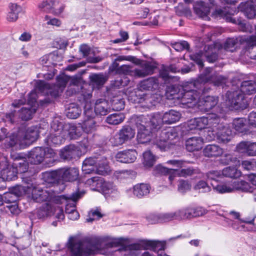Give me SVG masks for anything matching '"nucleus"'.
I'll return each instance as SVG.
<instances>
[{
  "label": "nucleus",
  "instance_id": "nucleus-1",
  "mask_svg": "<svg viewBox=\"0 0 256 256\" xmlns=\"http://www.w3.org/2000/svg\"><path fill=\"white\" fill-rule=\"evenodd\" d=\"M212 68H206L194 80V86L198 88V90H188L186 88H182V94L180 100L181 104L188 108L192 107L197 104L200 94H204L210 90V88L207 86L208 84L220 86L226 82V78L219 75L216 72H212Z\"/></svg>",
  "mask_w": 256,
  "mask_h": 256
},
{
  "label": "nucleus",
  "instance_id": "nucleus-2",
  "mask_svg": "<svg viewBox=\"0 0 256 256\" xmlns=\"http://www.w3.org/2000/svg\"><path fill=\"white\" fill-rule=\"evenodd\" d=\"M101 243L98 238L80 239L70 236L66 244L68 256H90L100 248Z\"/></svg>",
  "mask_w": 256,
  "mask_h": 256
},
{
  "label": "nucleus",
  "instance_id": "nucleus-3",
  "mask_svg": "<svg viewBox=\"0 0 256 256\" xmlns=\"http://www.w3.org/2000/svg\"><path fill=\"white\" fill-rule=\"evenodd\" d=\"M176 136L174 130H170L166 132H161L160 130H149L148 128L138 130L137 139L139 143L146 144L152 142L153 144H157L158 141L166 142L172 140Z\"/></svg>",
  "mask_w": 256,
  "mask_h": 256
},
{
  "label": "nucleus",
  "instance_id": "nucleus-4",
  "mask_svg": "<svg viewBox=\"0 0 256 256\" xmlns=\"http://www.w3.org/2000/svg\"><path fill=\"white\" fill-rule=\"evenodd\" d=\"M220 119L215 114H209L206 116L196 118L190 120L188 122V130H201L207 128H210L212 131Z\"/></svg>",
  "mask_w": 256,
  "mask_h": 256
},
{
  "label": "nucleus",
  "instance_id": "nucleus-5",
  "mask_svg": "<svg viewBox=\"0 0 256 256\" xmlns=\"http://www.w3.org/2000/svg\"><path fill=\"white\" fill-rule=\"evenodd\" d=\"M222 47L218 42H214L212 44L206 45L204 47V52H200L198 53L190 55L192 60L195 62L200 68L204 66L202 56L206 57L210 62H214L218 58V52Z\"/></svg>",
  "mask_w": 256,
  "mask_h": 256
},
{
  "label": "nucleus",
  "instance_id": "nucleus-6",
  "mask_svg": "<svg viewBox=\"0 0 256 256\" xmlns=\"http://www.w3.org/2000/svg\"><path fill=\"white\" fill-rule=\"evenodd\" d=\"M226 106L230 110L243 109L247 103L244 96L239 90L228 91L224 96Z\"/></svg>",
  "mask_w": 256,
  "mask_h": 256
},
{
  "label": "nucleus",
  "instance_id": "nucleus-7",
  "mask_svg": "<svg viewBox=\"0 0 256 256\" xmlns=\"http://www.w3.org/2000/svg\"><path fill=\"white\" fill-rule=\"evenodd\" d=\"M124 240L122 238H114L110 242H108L106 246V248H117L120 246L116 250V252H124V254L126 256H136L138 250L142 248L140 244L134 243L128 245L124 244Z\"/></svg>",
  "mask_w": 256,
  "mask_h": 256
},
{
  "label": "nucleus",
  "instance_id": "nucleus-8",
  "mask_svg": "<svg viewBox=\"0 0 256 256\" xmlns=\"http://www.w3.org/2000/svg\"><path fill=\"white\" fill-rule=\"evenodd\" d=\"M86 184L94 186L104 194L110 196L117 192V188L112 182H106L100 176H94L86 180Z\"/></svg>",
  "mask_w": 256,
  "mask_h": 256
},
{
  "label": "nucleus",
  "instance_id": "nucleus-9",
  "mask_svg": "<svg viewBox=\"0 0 256 256\" xmlns=\"http://www.w3.org/2000/svg\"><path fill=\"white\" fill-rule=\"evenodd\" d=\"M36 110V108L32 107H22L18 112L14 110L6 114V121L14 124L18 122L20 118L23 120H28L32 118Z\"/></svg>",
  "mask_w": 256,
  "mask_h": 256
},
{
  "label": "nucleus",
  "instance_id": "nucleus-10",
  "mask_svg": "<svg viewBox=\"0 0 256 256\" xmlns=\"http://www.w3.org/2000/svg\"><path fill=\"white\" fill-rule=\"evenodd\" d=\"M140 92L132 90L129 92L128 100L133 103L140 104L142 106L150 108L154 105V98L151 94H139Z\"/></svg>",
  "mask_w": 256,
  "mask_h": 256
},
{
  "label": "nucleus",
  "instance_id": "nucleus-11",
  "mask_svg": "<svg viewBox=\"0 0 256 256\" xmlns=\"http://www.w3.org/2000/svg\"><path fill=\"white\" fill-rule=\"evenodd\" d=\"M216 126L212 132L213 134L216 136L218 142L224 144L228 142L232 137V130L224 123L220 122V121H218Z\"/></svg>",
  "mask_w": 256,
  "mask_h": 256
},
{
  "label": "nucleus",
  "instance_id": "nucleus-12",
  "mask_svg": "<svg viewBox=\"0 0 256 256\" xmlns=\"http://www.w3.org/2000/svg\"><path fill=\"white\" fill-rule=\"evenodd\" d=\"M206 212V210L202 206H189L178 210L179 220L200 216L205 214Z\"/></svg>",
  "mask_w": 256,
  "mask_h": 256
},
{
  "label": "nucleus",
  "instance_id": "nucleus-13",
  "mask_svg": "<svg viewBox=\"0 0 256 256\" xmlns=\"http://www.w3.org/2000/svg\"><path fill=\"white\" fill-rule=\"evenodd\" d=\"M30 194H31L32 200L37 202L49 201L52 197L51 192L46 190H43L39 186L34 185L33 182H32Z\"/></svg>",
  "mask_w": 256,
  "mask_h": 256
},
{
  "label": "nucleus",
  "instance_id": "nucleus-14",
  "mask_svg": "<svg viewBox=\"0 0 256 256\" xmlns=\"http://www.w3.org/2000/svg\"><path fill=\"white\" fill-rule=\"evenodd\" d=\"M159 78L152 76L141 80L138 84V88L133 90L138 92L142 90L155 91L158 90L160 86Z\"/></svg>",
  "mask_w": 256,
  "mask_h": 256
},
{
  "label": "nucleus",
  "instance_id": "nucleus-15",
  "mask_svg": "<svg viewBox=\"0 0 256 256\" xmlns=\"http://www.w3.org/2000/svg\"><path fill=\"white\" fill-rule=\"evenodd\" d=\"M156 66L148 62L141 64L139 68L131 71L132 75L136 78H144L154 73Z\"/></svg>",
  "mask_w": 256,
  "mask_h": 256
},
{
  "label": "nucleus",
  "instance_id": "nucleus-16",
  "mask_svg": "<svg viewBox=\"0 0 256 256\" xmlns=\"http://www.w3.org/2000/svg\"><path fill=\"white\" fill-rule=\"evenodd\" d=\"M200 96L197 105L198 108L204 112H208L215 108L218 103V97L208 96L201 98Z\"/></svg>",
  "mask_w": 256,
  "mask_h": 256
},
{
  "label": "nucleus",
  "instance_id": "nucleus-17",
  "mask_svg": "<svg viewBox=\"0 0 256 256\" xmlns=\"http://www.w3.org/2000/svg\"><path fill=\"white\" fill-rule=\"evenodd\" d=\"M88 160H84L82 166V170L84 174H89L92 172L98 173L100 174H104L108 170L107 163L102 162L98 163V165L92 166L88 163Z\"/></svg>",
  "mask_w": 256,
  "mask_h": 256
},
{
  "label": "nucleus",
  "instance_id": "nucleus-18",
  "mask_svg": "<svg viewBox=\"0 0 256 256\" xmlns=\"http://www.w3.org/2000/svg\"><path fill=\"white\" fill-rule=\"evenodd\" d=\"M23 182L26 186L16 185L10 188L16 197L22 196L26 194H30V190L32 189V179L30 178L24 177L22 178Z\"/></svg>",
  "mask_w": 256,
  "mask_h": 256
},
{
  "label": "nucleus",
  "instance_id": "nucleus-19",
  "mask_svg": "<svg viewBox=\"0 0 256 256\" xmlns=\"http://www.w3.org/2000/svg\"><path fill=\"white\" fill-rule=\"evenodd\" d=\"M60 169L62 181L72 182L78 179L79 170L77 168L64 167Z\"/></svg>",
  "mask_w": 256,
  "mask_h": 256
},
{
  "label": "nucleus",
  "instance_id": "nucleus-20",
  "mask_svg": "<svg viewBox=\"0 0 256 256\" xmlns=\"http://www.w3.org/2000/svg\"><path fill=\"white\" fill-rule=\"evenodd\" d=\"M213 190L217 193L222 194L230 193L234 191L232 180H214L210 182Z\"/></svg>",
  "mask_w": 256,
  "mask_h": 256
},
{
  "label": "nucleus",
  "instance_id": "nucleus-21",
  "mask_svg": "<svg viewBox=\"0 0 256 256\" xmlns=\"http://www.w3.org/2000/svg\"><path fill=\"white\" fill-rule=\"evenodd\" d=\"M137 155L135 150L130 149L118 152L116 155V158L120 162L132 163L136 160Z\"/></svg>",
  "mask_w": 256,
  "mask_h": 256
},
{
  "label": "nucleus",
  "instance_id": "nucleus-22",
  "mask_svg": "<svg viewBox=\"0 0 256 256\" xmlns=\"http://www.w3.org/2000/svg\"><path fill=\"white\" fill-rule=\"evenodd\" d=\"M53 212L52 208L48 203L43 204L38 208L36 209L30 216V218L34 221L36 218L44 219V218L51 216Z\"/></svg>",
  "mask_w": 256,
  "mask_h": 256
},
{
  "label": "nucleus",
  "instance_id": "nucleus-23",
  "mask_svg": "<svg viewBox=\"0 0 256 256\" xmlns=\"http://www.w3.org/2000/svg\"><path fill=\"white\" fill-rule=\"evenodd\" d=\"M236 150L248 156H256V142L242 141L237 144Z\"/></svg>",
  "mask_w": 256,
  "mask_h": 256
},
{
  "label": "nucleus",
  "instance_id": "nucleus-24",
  "mask_svg": "<svg viewBox=\"0 0 256 256\" xmlns=\"http://www.w3.org/2000/svg\"><path fill=\"white\" fill-rule=\"evenodd\" d=\"M83 100L82 104H84V119H94L96 115L93 112L92 107L91 98L92 94L91 92L82 93Z\"/></svg>",
  "mask_w": 256,
  "mask_h": 256
},
{
  "label": "nucleus",
  "instance_id": "nucleus-25",
  "mask_svg": "<svg viewBox=\"0 0 256 256\" xmlns=\"http://www.w3.org/2000/svg\"><path fill=\"white\" fill-rule=\"evenodd\" d=\"M44 159V149L43 147H35L28 152V160L31 164H40L43 162Z\"/></svg>",
  "mask_w": 256,
  "mask_h": 256
},
{
  "label": "nucleus",
  "instance_id": "nucleus-26",
  "mask_svg": "<svg viewBox=\"0 0 256 256\" xmlns=\"http://www.w3.org/2000/svg\"><path fill=\"white\" fill-rule=\"evenodd\" d=\"M204 140L200 136H193L188 138L185 142L186 150L189 152H198L203 146Z\"/></svg>",
  "mask_w": 256,
  "mask_h": 256
},
{
  "label": "nucleus",
  "instance_id": "nucleus-27",
  "mask_svg": "<svg viewBox=\"0 0 256 256\" xmlns=\"http://www.w3.org/2000/svg\"><path fill=\"white\" fill-rule=\"evenodd\" d=\"M39 133V128L37 126L28 128L25 132L22 143L26 146H30L38 139Z\"/></svg>",
  "mask_w": 256,
  "mask_h": 256
},
{
  "label": "nucleus",
  "instance_id": "nucleus-28",
  "mask_svg": "<svg viewBox=\"0 0 256 256\" xmlns=\"http://www.w3.org/2000/svg\"><path fill=\"white\" fill-rule=\"evenodd\" d=\"M194 10L200 18L204 20H210L208 16L210 12V8L208 4L202 1L197 2L194 5Z\"/></svg>",
  "mask_w": 256,
  "mask_h": 256
},
{
  "label": "nucleus",
  "instance_id": "nucleus-29",
  "mask_svg": "<svg viewBox=\"0 0 256 256\" xmlns=\"http://www.w3.org/2000/svg\"><path fill=\"white\" fill-rule=\"evenodd\" d=\"M60 132V131H58L57 133H50L44 140L46 144L51 146L63 144L66 138V133Z\"/></svg>",
  "mask_w": 256,
  "mask_h": 256
},
{
  "label": "nucleus",
  "instance_id": "nucleus-30",
  "mask_svg": "<svg viewBox=\"0 0 256 256\" xmlns=\"http://www.w3.org/2000/svg\"><path fill=\"white\" fill-rule=\"evenodd\" d=\"M78 154V148L73 144L66 146L60 152V158L66 160H70L76 158Z\"/></svg>",
  "mask_w": 256,
  "mask_h": 256
},
{
  "label": "nucleus",
  "instance_id": "nucleus-31",
  "mask_svg": "<svg viewBox=\"0 0 256 256\" xmlns=\"http://www.w3.org/2000/svg\"><path fill=\"white\" fill-rule=\"evenodd\" d=\"M23 9L21 6L16 3H10L8 4V12L6 19L10 22H15L18 18V14L22 12Z\"/></svg>",
  "mask_w": 256,
  "mask_h": 256
},
{
  "label": "nucleus",
  "instance_id": "nucleus-32",
  "mask_svg": "<svg viewBox=\"0 0 256 256\" xmlns=\"http://www.w3.org/2000/svg\"><path fill=\"white\" fill-rule=\"evenodd\" d=\"M224 152L223 149L216 144H208L203 150L204 155L208 158L220 156Z\"/></svg>",
  "mask_w": 256,
  "mask_h": 256
},
{
  "label": "nucleus",
  "instance_id": "nucleus-33",
  "mask_svg": "<svg viewBox=\"0 0 256 256\" xmlns=\"http://www.w3.org/2000/svg\"><path fill=\"white\" fill-rule=\"evenodd\" d=\"M242 94L252 95L256 93V80H246L242 82L240 90Z\"/></svg>",
  "mask_w": 256,
  "mask_h": 256
},
{
  "label": "nucleus",
  "instance_id": "nucleus-34",
  "mask_svg": "<svg viewBox=\"0 0 256 256\" xmlns=\"http://www.w3.org/2000/svg\"><path fill=\"white\" fill-rule=\"evenodd\" d=\"M18 170L13 164L8 166L0 171L2 178L6 181L14 180L17 178Z\"/></svg>",
  "mask_w": 256,
  "mask_h": 256
},
{
  "label": "nucleus",
  "instance_id": "nucleus-35",
  "mask_svg": "<svg viewBox=\"0 0 256 256\" xmlns=\"http://www.w3.org/2000/svg\"><path fill=\"white\" fill-rule=\"evenodd\" d=\"M150 190L151 186L148 184H138L133 187V194L136 197L141 198L148 196Z\"/></svg>",
  "mask_w": 256,
  "mask_h": 256
},
{
  "label": "nucleus",
  "instance_id": "nucleus-36",
  "mask_svg": "<svg viewBox=\"0 0 256 256\" xmlns=\"http://www.w3.org/2000/svg\"><path fill=\"white\" fill-rule=\"evenodd\" d=\"M94 112L96 115L106 116L110 112L108 102L104 99L98 100L94 106Z\"/></svg>",
  "mask_w": 256,
  "mask_h": 256
},
{
  "label": "nucleus",
  "instance_id": "nucleus-37",
  "mask_svg": "<svg viewBox=\"0 0 256 256\" xmlns=\"http://www.w3.org/2000/svg\"><path fill=\"white\" fill-rule=\"evenodd\" d=\"M82 129L81 126H76L73 124L66 125V138L70 140H76L82 134Z\"/></svg>",
  "mask_w": 256,
  "mask_h": 256
},
{
  "label": "nucleus",
  "instance_id": "nucleus-38",
  "mask_svg": "<svg viewBox=\"0 0 256 256\" xmlns=\"http://www.w3.org/2000/svg\"><path fill=\"white\" fill-rule=\"evenodd\" d=\"M70 78V77L64 74L58 76L56 77V86L58 87V90L54 92H52L51 90H49L48 92L46 91V93L50 92L52 96L54 97L58 96L59 94L62 92L64 88L66 87Z\"/></svg>",
  "mask_w": 256,
  "mask_h": 256
},
{
  "label": "nucleus",
  "instance_id": "nucleus-39",
  "mask_svg": "<svg viewBox=\"0 0 256 256\" xmlns=\"http://www.w3.org/2000/svg\"><path fill=\"white\" fill-rule=\"evenodd\" d=\"M162 116L164 123L168 124L176 123L181 117L180 112L174 110L166 112Z\"/></svg>",
  "mask_w": 256,
  "mask_h": 256
},
{
  "label": "nucleus",
  "instance_id": "nucleus-40",
  "mask_svg": "<svg viewBox=\"0 0 256 256\" xmlns=\"http://www.w3.org/2000/svg\"><path fill=\"white\" fill-rule=\"evenodd\" d=\"M60 169L55 170L47 171L42 173V178L49 184H54L62 180L60 174Z\"/></svg>",
  "mask_w": 256,
  "mask_h": 256
},
{
  "label": "nucleus",
  "instance_id": "nucleus-41",
  "mask_svg": "<svg viewBox=\"0 0 256 256\" xmlns=\"http://www.w3.org/2000/svg\"><path fill=\"white\" fill-rule=\"evenodd\" d=\"M238 12L236 8H220L216 10V13L220 17H222L230 22L234 24L236 23V20L232 18V16L234 15Z\"/></svg>",
  "mask_w": 256,
  "mask_h": 256
},
{
  "label": "nucleus",
  "instance_id": "nucleus-42",
  "mask_svg": "<svg viewBox=\"0 0 256 256\" xmlns=\"http://www.w3.org/2000/svg\"><path fill=\"white\" fill-rule=\"evenodd\" d=\"M84 192H76L71 194L68 198L72 200V202L68 203L66 205L65 212L68 214L74 211H76V201L80 198L84 194Z\"/></svg>",
  "mask_w": 256,
  "mask_h": 256
},
{
  "label": "nucleus",
  "instance_id": "nucleus-43",
  "mask_svg": "<svg viewBox=\"0 0 256 256\" xmlns=\"http://www.w3.org/2000/svg\"><path fill=\"white\" fill-rule=\"evenodd\" d=\"M144 249H150L153 251L160 252L164 250L166 246L164 242L146 240L142 242Z\"/></svg>",
  "mask_w": 256,
  "mask_h": 256
},
{
  "label": "nucleus",
  "instance_id": "nucleus-44",
  "mask_svg": "<svg viewBox=\"0 0 256 256\" xmlns=\"http://www.w3.org/2000/svg\"><path fill=\"white\" fill-rule=\"evenodd\" d=\"M150 119H148V122H150V129L153 130H158L160 126L164 124L162 120V116L160 113H154L150 115H148Z\"/></svg>",
  "mask_w": 256,
  "mask_h": 256
},
{
  "label": "nucleus",
  "instance_id": "nucleus-45",
  "mask_svg": "<svg viewBox=\"0 0 256 256\" xmlns=\"http://www.w3.org/2000/svg\"><path fill=\"white\" fill-rule=\"evenodd\" d=\"M182 88L174 85L168 86L166 92V98L170 100H180V96L182 94Z\"/></svg>",
  "mask_w": 256,
  "mask_h": 256
},
{
  "label": "nucleus",
  "instance_id": "nucleus-46",
  "mask_svg": "<svg viewBox=\"0 0 256 256\" xmlns=\"http://www.w3.org/2000/svg\"><path fill=\"white\" fill-rule=\"evenodd\" d=\"M222 220V224L224 226L232 227L234 230L239 231L252 230V228L251 229H249L246 228L244 225L240 224L238 221L233 220L226 217H223Z\"/></svg>",
  "mask_w": 256,
  "mask_h": 256
},
{
  "label": "nucleus",
  "instance_id": "nucleus-47",
  "mask_svg": "<svg viewBox=\"0 0 256 256\" xmlns=\"http://www.w3.org/2000/svg\"><path fill=\"white\" fill-rule=\"evenodd\" d=\"M82 130L86 133H92L96 131L98 126L94 119H84L82 123L79 124Z\"/></svg>",
  "mask_w": 256,
  "mask_h": 256
},
{
  "label": "nucleus",
  "instance_id": "nucleus-48",
  "mask_svg": "<svg viewBox=\"0 0 256 256\" xmlns=\"http://www.w3.org/2000/svg\"><path fill=\"white\" fill-rule=\"evenodd\" d=\"M12 164L17 168L18 172L20 173H24L28 171V164L26 158L19 156L16 157Z\"/></svg>",
  "mask_w": 256,
  "mask_h": 256
},
{
  "label": "nucleus",
  "instance_id": "nucleus-49",
  "mask_svg": "<svg viewBox=\"0 0 256 256\" xmlns=\"http://www.w3.org/2000/svg\"><path fill=\"white\" fill-rule=\"evenodd\" d=\"M150 118L148 115L136 116L132 118V120L138 130L148 128L150 126L148 122Z\"/></svg>",
  "mask_w": 256,
  "mask_h": 256
},
{
  "label": "nucleus",
  "instance_id": "nucleus-50",
  "mask_svg": "<svg viewBox=\"0 0 256 256\" xmlns=\"http://www.w3.org/2000/svg\"><path fill=\"white\" fill-rule=\"evenodd\" d=\"M92 84L97 88L102 86L106 80V76L102 74H92L89 76Z\"/></svg>",
  "mask_w": 256,
  "mask_h": 256
},
{
  "label": "nucleus",
  "instance_id": "nucleus-51",
  "mask_svg": "<svg viewBox=\"0 0 256 256\" xmlns=\"http://www.w3.org/2000/svg\"><path fill=\"white\" fill-rule=\"evenodd\" d=\"M156 160V157L150 151L147 150L143 153L142 164L146 168L152 167Z\"/></svg>",
  "mask_w": 256,
  "mask_h": 256
},
{
  "label": "nucleus",
  "instance_id": "nucleus-52",
  "mask_svg": "<svg viewBox=\"0 0 256 256\" xmlns=\"http://www.w3.org/2000/svg\"><path fill=\"white\" fill-rule=\"evenodd\" d=\"M156 168L162 174H168V178L170 183H172V181L174 180L176 176H178V170L176 169L168 168L161 164L158 165L156 166Z\"/></svg>",
  "mask_w": 256,
  "mask_h": 256
},
{
  "label": "nucleus",
  "instance_id": "nucleus-53",
  "mask_svg": "<svg viewBox=\"0 0 256 256\" xmlns=\"http://www.w3.org/2000/svg\"><path fill=\"white\" fill-rule=\"evenodd\" d=\"M82 112L80 108L76 104H70L66 110V116L72 119L78 118Z\"/></svg>",
  "mask_w": 256,
  "mask_h": 256
},
{
  "label": "nucleus",
  "instance_id": "nucleus-54",
  "mask_svg": "<svg viewBox=\"0 0 256 256\" xmlns=\"http://www.w3.org/2000/svg\"><path fill=\"white\" fill-rule=\"evenodd\" d=\"M125 118L124 114L123 113H114L109 115L106 119V122L113 125H117L122 122Z\"/></svg>",
  "mask_w": 256,
  "mask_h": 256
},
{
  "label": "nucleus",
  "instance_id": "nucleus-55",
  "mask_svg": "<svg viewBox=\"0 0 256 256\" xmlns=\"http://www.w3.org/2000/svg\"><path fill=\"white\" fill-rule=\"evenodd\" d=\"M232 186L234 187V191L235 190H239L244 192H251L252 188L250 184L244 180H232Z\"/></svg>",
  "mask_w": 256,
  "mask_h": 256
},
{
  "label": "nucleus",
  "instance_id": "nucleus-56",
  "mask_svg": "<svg viewBox=\"0 0 256 256\" xmlns=\"http://www.w3.org/2000/svg\"><path fill=\"white\" fill-rule=\"evenodd\" d=\"M222 176L231 178H238L241 176V172L235 167L228 166L223 169L222 172Z\"/></svg>",
  "mask_w": 256,
  "mask_h": 256
},
{
  "label": "nucleus",
  "instance_id": "nucleus-57",
  "mask_svg": "<svg viewBox=\"0 0 256 256\" xmlns=\"http://www.w3.org/2000/svg\"><path fill=\"white\" fill-rule=\"evenodd\" d=\"M246 119L244 118H236L233 120L232 126L236 131L242 133L246 130Z\"/></svg>",
  "mask_w": 256,
  "mask_h": 256
},
{
  "label": "nucleus",
  "instance_id": "nucleus-58",
  "mask_svg": "<svg viewBox=\"0 0 256 256\" xmlns=\"http://www.w3.org/2000/svg\"><path fill=\"white\" fill-rule=\"evenodd\" d=\"M119 132L125 142L131 140L135 135L134 130L128 126H124Z\"/></svg>",
  "mask_w": 256,
  "mask_h": 256
},
{
  "label": "nucleus",
  "instance_id": "nucleus-59",
  "mask_svg": "<svg viewBox=\"0 0 256 256\" xmlns=\"http://www.w3.org/2000/svg\"><path fill=\"white\" fill-rule=\"evenodd\" d=\"M55 5V0H43L41 3L38 5V8L41 11L45 12H46L53 11L54 6Z\"/></svg>",
  "mask_w": 256,
  "mask_h": 256
},
{
  "label": "nucleus",
  "instance_id": "nucleus-60",
  "mask_svg": "<svg viewBox=\"0 0 256 256\" xmlns=\"http://www.w3.org/2000/svg\"><path fill=\"white\" fill-rule=\"evenodd\" d=\"M111 106L114 110L120 111L124 108V101L122 98L115 97L111 102Z\"/></svg>",
  "mask_w": 256,
  "mask_h": 256
},
{
  "label": "nucleus",
  "instance_id": "nucleus-61",
  "mask_svg": "<svg viewBox=\"0 0 256 256\" xmlns=\"http://www.w3.org/2000/svg\"><path fill=\"white\" fill-rule=\"evenodd\" d=\"M58 131H60V134L66 132V126L64 127L61 122L58 120H54L51 123L50 133H57Z\"/></svg>",
  "mask_w": 256,
  "mask_h": 256
},
{
  "label": "nucleus",
  "instance_id": "nucleus-62",
  "mask_svg": "<svg viewBox=\"0 0 256 256\" xmlns=\"http://www.w3.org/2000/svg\"><path fill=\"white\" fill-rule=\"evenodd\" d=\"M161 222H165L172 220H179L178 210L174 212L160 214Z\"/></svg>",
  "mask_w": 256,
  "mask_h": 256
},
{
  "label": "nucleus",
  "instance_id": "nucleus-63",
  "mask_svg": "<svg viewBox=\"0 0 256 256\" xmlns=\"http://www.w3.org/2000/svg\"><path fill=\"white\" fill-rule=\"evenodd\" d=\"M2 142L1 146L4 148H8L14 146L16 143V139L14 137H5L0 136V142Z\"/></svg>",
  "mask_w": 256,
  "mask_h": 256
},
{
  "label": "nucleus",
  "instance_id": "nucleus-64",
  "mask_svg": "<svg viewBox=\"0 0 256 256\" xmlns=\"http://www.w3.org/2000/svg\"><path fill=\"white\" fill-rule=\"evenodd\" d=\"M110 141L114 146H120L126 142L119 132L114 134L110 138Z\"/></svg>",
  "mask_w": 256,
  "mask_h": 256
}]
</instances>
